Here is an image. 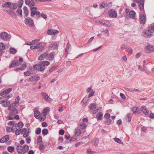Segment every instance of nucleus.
Returning <instances> with one entry per match:
<instances>
[{
  "label": "nucleus",
  "mask_w": 154,
  "mask_h": 154,
  "mask_svg": "<svg viewBox=\"0 0 154 154\" xmlns=\"http://www.w3.org/2000/svg\"><path fill=\"white\" fill-rule=\"evenodd\" d=\"M95 92V91H93L92 92H91L88 95V97L90 98V97L93 96L94 95Z\"/></svg>",
  "instance_id": "obj_62"
},
{
  "label": "nucleus",
  "mask_w": 154,
  "mask_h": 154,
  "mask_svg": "<svg viewBox=\"0 0 154 154\" xmlns=\"http://www.w3.org/2000/svg\"><path fill=\"white\" fill-rule=\"evenodd\" d=\"M26 5H28L29 7L31 8L35 5V2L34 0H31L30 2H29Z\"/></svg>",
  "instance_id": "obj_28"
},
{
  "label": "nucleus",
  "mask_w": 154,
  "mask_h": 154,
  "mask_svg": "<svg viewBox=\"0 0 154 154\" xmlns=\"http://www.w3.org/2000/svg\"><path fill=\"white\" fill-rule=\"evenodd\" d=\"M54 52H51L50 54L48 53V56L47 57V59L50 60H52L54 58Z\"/></svg>",
  "instance_id": "obj_20"
},
{
  "label": "nucleus",
  "mask_w": 154,
  "mask_h": 154,
  "mask_svg": "<svg viewBox=\"0 0 154 154\" xmlns=\"http://www.w3.org/2000/svg\"><path fill=\"white\" fill-rule=\"evenodd\" d=\"M77 139V138H76L75 137H73L71 138L70 140H69V141L70 142V143H71L72 141H75Z\"/></svg>",
  "instance_id": "obj_63"
},
{
  "label": "nucleus",
  "mask_w": 154,
  "mask_h": 154,
  "mask_svg": "<svg viewBox=\"0 0 154 154\" xmlns=\"http://www.w3.org/2000/svg\"><path fill=\"white\" fill-rule=\"evenodd\" d=\"M35 46L36 49H38V51H39L42 50L44 48L42 46V44L40 43L37 44L36 45H35Z\"/></svg>",
  "instance_id": "obj_25"
},
{
  "label": "nucleus",
  "mask_w": 154,
  "mask_h": 154,
  "mask_svg": "<svg viewBox=\"0 0 154 154\" xmlns=\"http://www.w3.org/2000/svg\"><path fill=\"white\" fill-rule=\"evenodd\" d=\"M40 16L45 19H46L47 17V16L44 13H41L40 14Z\"/></svg>",
  "instance_id": "obj_58"
},
{
  "label": "nucleus",
  "mask_w": 154,
  "mask_h": 154,
  "mask_svg": "<svg viewBox=\"0 0 154 154\" xmlns=\"http://www.w3.org/2000/svg\"><path fill=\"white\" fill-rule=\"evenodd\" d=\"M102 32H103L104 34H107L108 35H109V30L108 29H106L102 31Z\"/></svg>",
  "instance_id": "obj_59"
},
{
  "label": "nucleus",
  "mask_w": 154,
  "mask_h": 154,
  "mask_svg": "<svg viewBox=\"0 0 154 154\" xmlns=\"http://www.w3.org/2000/svg\"><path fill=\"white\" fill-rule=\"evenodd\" d=\"M42 141V137L41 136H39L37 139V143L38 144H40Z\"/></svg>",
  "instance_id": "obj_49"
},
{
  "label": "nucleus",
  "mask_w": 154,
  "mask_h": 154,
  "mask_svg": "<svg viewBox=\"0 0 154 154\" xmlns=\"http://www.w3.org/2000/svg\"><path fill=\"white\" fill-rule=\"evenodd\" d=\"M2 97L1 98H0V104H3L6 101V100L7 99H5V98L4 97V96H2Z\"/></svg>",
  "instance_id": "obj_38"
},
{
  "label": "nucleus",
  "mask_w": 154,
  "mask_h": 154,
  "mask_svg": "<svg viewBox=\"0 0 154 154\" xmlns=\"http://www.w3.org/2000/svg\"><path fill=\"white\" fill-rule=\"evenodd\" d=\"M23 126V124L21 122H19L17 124V126L20 128H22Z\"/></svg>",
  "instance_id": "obj_55"
},
{
  "label": "nucleus",
  "mask_w": 154,
  "mask_h": 154,
  "mask_svg": "<svg viewBox=\"0 0 154 154\" xmlns=\"http://www.w3.org/2000/svg\"><path fill=\"white\" fill-rule=\"evenodd\" d=\"M40 114V112L38 111H35L34 112V116L37 119H38L39 118V116Z\"/></svg>",
  "instance_id": "obj_31"
},
{
  "label": "nucleus",
  "mask_w": 154,
  "mask_h": 154,
  "mask_svg": "<svg viewBox=\"0 0 154 154\" xmlns=\"http://www.w3.org/2000/svg\"><path fill=\"white\" fill-rule=\"evenodd\" d=\"M17 13L20 16H22V11L21 9H18L17 11Z\"/></svg>",
  "instance_id": "obj_50"
},
{
  "label": "nucleus",
  "mask_w": 154,
  "mask_h": 154,
  "mask_svg": "<svg viewBox=\"0 0 154 154\" xmlns=\"http://www.w3.org/2000/svg\"><path fill=\"white\" fill-rule=\"evenodd\" d=\"M5 48V45L3 42L0 43V51L3 50Z\"/></svg>",
  "instance_id": "obj_42"
},
{
  "label": "nucleus",
  "mask_w": 154,
  "mask_h": 154,
  "mask_svg": "<svg viewBox=\"0 0 154 154\" xmlns=\"http://www.w3.org/2000/svg\"><path fill=\"white\" fill-rule=\"evenodd\" d=\"M50 110V108L48 107H46L44 109L43 111V114L45 115H47Z\"/></svg>",
  "instance_id": "obj_30"
},
{
  "label": "nucleus",
  "mask_w": 154,
  "mask_h": 154,
  "mask_svg": "<svg viewBox=\"0 0 154 154\" xmlns=\"http://www.w3.org/2000/svg\"><path fill=\"white\" fill-rule=\"evenodd\" d=\"M11 4V3L10 2H8L3 4L2 5V7L5 8H10Z\"/></svg>",
  "instance_id": "obj_24"
},
{
  "label": "nucleus",
  "mask_w": 154,
  "mask_h": 154,
  "mask_svg": "<svg viewBox=\"0 0 154 154\" xmlns=\"http://www.w3.org/2000/svg\"><path fill=\"white\" fill-rule=\"evenodd\" d=\"M131 115L129 113L127 115L125 119L126 120V121H127V122H130L131 120Z\"/></svg>",
  "instance_id": "obj_39"
},
{
  "label": "nucleus",
  "mask_w": 154,
  "mask_h": 154,
  "mask_svg": "<svg viewBox=\"0 0 154 154\" xmlns=\"http://www.w3.org/2000/svg\"><path fill=\"white\" fill-rule=\"evenodd\" d=\"M17 6V5L16 3H13L11 4L10 6V9H13V10H15L16 9Z\"/></svg>",
  "instance_id": "obj_36"
},
{
  "label": "nucleus",
  "mask_w": 154,
  "mask_h": 154,
  "mask_svg": "<svg viewBox=\"0 0 154 154\" xmlns=\"http://www.w3.org/2000/svg\"><path fill=\"white\" fill-rule=\"evenodd\" d=\"M9 15L13 18H16L17 17L16 14L14 11H11Z\"/></svg>",
  "instance_id": "obj_32"
},
{
  "label": "nucleus",
  "mask_w": 154,
  "mask_h": 154,
  "mask_svg": "<svg viewBox=\"0 0 154 154\" xmlns=\"http://www.w3.org/2000/svg\"><path fill=\"white\" fill-rule=\"evenodd\" d=\"M46 115H45V114H43V113H42V116H41L40 118L41 120L42 121H43L46 118Z\"/></svg>",
  "instance_id": "obj_56"
},
{
  "label": "nucleus",
  "mask_w": 154,
  "mask_h": 154,
  "mask_svg": "<svg viewBox=\"0 0 154 154\" xmlns=\"http://www.w3.org/2000/svg\"><path fill=\"white\" fill-rule=\"evenodd\" d=\"M41 129L40 128H36L35 130V132L36 134H39L41 132Z\"/></svg>",
  "instance_id": "obj_48"
},
{
  "label": "nucleus",
  "mask_w": 154,
  "mask_h": 154,
  "mask_svg": "<svg viewBox=\"0 0 154 154\" xmlns=\"http://www.w3.org/2000/svg\"><path fill=\"white\" fill-rule=\"evenodd\" d=\"M24 14H25L26 17L28 16L29 14V11L27 8L26 7H24L23 8Z\"/></svg>",
  "instance_id": "obj_34"
},
{
  "label": "nucleus",
  "mask_w": 154,
  "mask_h": 154,
  "mask_svg": "<svg viewBox=\"0 0 154 154\" xmlns=\"http://www.w3.org/2000/svg\"><path fill=\"white\" fill-rule=\"evenodd\" d=\"M9 110L11 111V112L9 113V116L7 118V119L9 120L13 119L14 118H12L11 116L17 114L18 112V110L16 108H14L12 109V110Z\"/></svg>",
  "instance_id": "obj_5"
},
{
  "label": "nucleus",
  "mask_w": 154,
  "mask_h": 154,
  "mask_svg": "<svg viewBox=\"0 0 154 154\" xmlns=\"http://www.w3.org/2000/svg\"><path fill=\"white\" fill-rule=\"evenodd\" d=\"M87 152L88 154H94L93 151H91V149H87Z\"/></svg>",
  "instance_id": "obj_60"
},
{
  "label": "nucleus",
  "mask_w": 154,
  "mask_h": 154,
  "mask_svg": "<svg viewBox=\"0 0 154 154\" xmlns=\"http://www.w3.org/2000/svg\"><path fill=\"white\" fill-rule=\"evenodd\" d=\"M86 125L84 123L81 122L78 126V127L81 129H84L86 128Z\"/></svg>",
  "instance_id": "obj_27"
},
{
  "label": "nucleus",
  "mask_w": 154,
  "mask_h": 154,
  "mask_svg": "<svg viewBox=\"0 0 154 154\" xmlns=\"http://www.w3.org/2000/svg\"><path fill=\"white\" fill-rule=\"evenodd\" d=\"M152 31L149 29V27L148 30H145L143 33V35L146 38L150 37L152 35Z\"/></svg>",
  "instance_id": "obj_11"
},
{
  "label": "nucleus",
  "mask_w": 154,
  "mask_h": 154,
  "mask_svg": "<svg viewBox=\"0 0 154 154\" xmlns=\"http://www.w3.org/2000/svg\"><path fill=\"white\" fill-rule=\"evenodd\" d=\"M20 100V97L19 96H17L16 98L15 101L14 102V103H15V104H17L19 101Z\"/></svg>",
  "instance_id": "obj_51"
},
{
  "label": "nucleus",
  "mask_w": 154,
  "mask_h": 154,
  "mask_svg": "<svg viewBox=\"0 0 154 154\" xmlns=\"http://www.w3.org/2000/svg\"><path fill=\"white\" fill-rule=\"evenodd\" d=\"M31 72L30 71H29L26 72H25L24 73V75L26 76H29L31 75Z\"/></svg>",
  "instance_id": "obj_53"
},
{
  "label": "nucleus",
  "mask_w": 154,
  "mask_h": 154,
  "mask_svg": "<svg viewBox=\"0 0 154 154\" xmlns=\"http://www.w3.org/2000/svg\"><path fill=\"white\" fill-rule=\"evenodd\" d=\"M131 111L133 112L134 114H135L137 112H139L140 109L137 107H134L131 109Z\"/></svg>",
  "instance_id": "obj_29"
},
{
  "label": "nucleus",
  "mask_w": 154,
  "mask_h": 154,
  "mask_svg": "<svg viewBox=\"0 0 154 154\" xmlns=\"http://www.w3.org/2000/svg\"><path fill=\"white\" fill-rule=\"evenodd\" d=\"M21 133L23 134L24 137H27L29 135V132L27 131L26 128H24L21 130Z\"/></svg>",
  "instance_id": "obj_18"
},
{
  "label": "nucleus",
  "mask_w": 154,
  "mask_h": 154,
  "mask_svg": "<svg viewBox=\"0 0 154 154\" xmlns=\"http://www.w3.org/2000/svg\"><path fill=\"white\" fill-rule=\"evenodd\" d=\"M58 45L56 43L50 44L49 46V48L51 50H54L57 48Z\"/></svg>",
  "instance_id": "obj_21"
},
{
  "label": "nucleus",
  "mask_w": 154,
  "mask_h": 154,
  "mask_svg": "<svg viewBox=\"0 0 154 154\" xmlns=\"http://www.w3.org/2000/svg\"><path fill=\"white\" fill-rule=\"evenodd\" d=\"M103 114L102 113H101V112L98 113L97 114V115L96 116V117H97V120H101L103 117Z\"/></svg>",
  "instance_id": "obj_33"
},
{
  "label": "nucleus",
  "mask_w": 154,
  "mask_h": 154,
  "mask_svg": "<svg viewBox=\"0 0 154 154\" xmlns=\"http://www.w3.org/2000/svg\"><path fill=\"white\" fill-rule=\"evenodd\" d=\"M89 108L93 114L96 113L101 109V107L97 106L96 104L94 103L90 104L89 106Z\"/></svg>",
  "instance_id": "obj_4"
},
{
  "label": "nucleus",
  "mask_w": 154,
  "mask_h": 154,
  "mask_svg": "<svg viewBox=\"0 0 154 154\" xmlns=\"http://www.w3.org/2000/svg\"><path fill=\"white\" fill-rule=\"evenodd\" d=\"M12 88H9L6 89L5 91H3L0 94L1 96H3L8 94L10 92L12 91Z\"/></svg>",
  "instance_id": "obj_19"
},
{
  "label": "nucleus",
  "mask_w": 154,
  "mask_h": 154,
  "mask_svg": "<svg viewBox=\"0 0 154 154\" xmlns=\"http://www.w3.org/2000/svg\"><path fill=\"white\" fill-rule=\"evenodd\" d=\"M10 53L11 54H15L17 52V50L14 48H11L10 50Z\"/></svg>",
  "instance_id": "obj_46"
},
{
  "label": "nucleus",
  "mask_w": 154,
  "mask_h": 154,
  "mask_svg": "<svg viewBox=\"0 0 154 154\" xmlns=\"http://www.w3.org/2000/svg\"><path fill=\"white\" fill-rule=\"evenodd\" d=\"M30 10L31 17H33L36 14L35 18L36 19H38L40 17V12L37 11V8L36 7H33L30 8Z\"/></svg>",
  "instance_id": "obj_3"
},
{
  "label": "nucleus",
  "mask_w": 154,
  "mask_h": 154,
  "mask_svg": "<svg viewBox=\"0 0 154 154\" xmlns=\"http://www.w3.org/2000/svg\"><path fill=\"white\" fill-rule=\"evenodd\" d=\"M57 67V65H55L53 66L50 69L49 72H53L54 70H55Z\"/></svg>",
  "instance_id": "obj_54"
},
{
  "label": "nucleus",
  "mask_w": 154,
  "mask_h": 154,
  "mask_svg": "<svg viewBox=\"0 0 154 154\" xmlns=\"http://www.w3.org/2000/svg\"><path fill=\"white\" fill-rule=\"evenodd\" d=\"M109 16L111 18H116L117 17V14L115 10L110 9H109L108 12Z\"/></svg>",
  "instance_id": "obj_6"
},
{
  "label": "nucleus",
  "mask_w": 154,
  "mask_h": 154,
  "mask_svg": "<svg viewBox=\"0 0 154 154\" xmlns=\"http://www.w3.org/2000/svg\"><path fill=\"white\" fill-rule=\"evenodd\" d=\"M10 104L9 101H7V99L6 100V101L4 103H3V106L5 107L8 106Z\"/></svg>",
  "instance_id": "obj_52"
},
{
  "label": "nucleus",
  "mask_w": 154,
  "mask_h": 154,
  "mask_svg": "<svg viewBox=\"0 0 154 154\" xmlns=\"http://www.w3.org/2000/svg\"><path fill=\"white\" fill-rule=\"evenodd\" d=\"M41 94L44 99L48 102H50L51 99L50 98L47 93L44 92H42Z\"/></svg>",
  "instance_id": "obj_15"
},
{
  "label": "nucleus",
  "mask_w": 154,
  "mask_h": 154,
  "mask_svg": "<svg viewBox=\"0 0 154 154\" xmlns=\"http://www.w3.org/2000/svg\"><path fill=\"white\" fill-rule=\"evenodd\" d=\"M21 133V129L20 128L17 129L15 131V134L16 135H18Z\"/></svg>",
  "instance_id": "obj_45"
},
{
  "label": "nucleus",
  "mask_w": 154,
  "mask_h": 154,
  "mask_svg": "<svg viewBox=\"0 0 154 154\" xmlns=\"http://www.w3.org/2000/svg\"><path fill=\"white\" fill-rule=\"evenodd\" d=\"M143 113L145 115H147L149 113V111L148 110L145 106H143L141 108Z\"/></svg>",
  "instance_id": "obj_22"
},
{
  "label": "nucleus",
  "mask_w": 154,
  "mask_h": 154,
  "mask_svg": "<svg viewBox=\"0 0 154 154\" xmlns=\"http://www.w3.org/2000/svg\"><path fill=\"white\" fill-rule=\"evenodd\" d=\"M106 4L105 2H103L100 4V8H105Z\"/></svg>",
  "instance_id": "obj_61"
},
{
  "label": "nucleus",
  "mask_w": 154,
  "mask_h": 154,
  "mask_svg": "<svg viewBox=\"0 0 154 154\" xmlns=\"http://www.w3.org/2000/svg\"><path fill=\"white\" fill-rule=\"evenodd\" d=\"M8 150L10 152H13L14 150V148L13 146H9L7 148Z\"/></svg>",
  "instance_id": "obj_37"
},
{
  "label": "nucleus",
  "mask_w": 154,
  "mask_h": 154,
  "mask_svg": "<svg viewBox=\"0 0 154 154\" xmlns=\"http://www.w3.org/2000/svg\"><path fill=\"white\" fill-rule=\"evenodd\" d=\"M70 47H71V45H70L69 43L68 42L67 44L66 47L65 49V53L66 54H67V53L68 52V50H69V48Z\"/></svg>",
  "instance_id": "obj_41"
},
{
  "label": "nucleus",
  "mask_w": 154,
  "mask_h": 154,
  "mask_svg": "<svg viewBox=\"0 0 154 154\" xmlns=\"http://www.w3.org/2000/svg\"><path fill=\"white\" fill-rule=\"evenodd\" d=\"M136 2L138 4L140 10L144 9V0H136Z\"/></svg>",
  "instance_id": "obj_9"
},
{
  "label": "nucleus",
  "mask_w": 154,
  "mask_h": 154,
  "mask_svg": "<svg viewBox=\"0 0 154 154\" xmlns=\"http://www.w3.org/2000/svg\"><path fill=\"white\" fill-rule=\"evenodd\" d=\"M20 63L17 61H13L10 65H9V68H11L14 67L16 66H19L20 65Z\"/></svg>",
  "instance_id": "obj_16"
},
{
  "label": "nucleus",
  "mask_w": 154,
  "mask_h": 154,
  "mask_svg": "<svg viewBox=\"0 0 154 154\" xmlns=\"http://www.w3.org/2000/svg\"><path fill=\"white\" fill-rule=\"evenodd\" d=\"M48 52L46 51L45 52L41 54L38 57V59L39 60H42L45 58L47 59L48 56Z\"/></svg>",
  "instance_id": "obj_10"
},
{
  "label": "nucleus",
  "mask_w": 154,
  "mask_h": 154,
  "mask_svg": "<svg viewBox=\"0 0 154 154\" xmlns=\"http://www.w3.org/2000/svg\"><path fill=\"white\" fill-rule=\"evenodd\" d=\"M50 64V63L48 61H44L41 62L39 64L34 65L33 66V67L37 70L39 71H42L45 69V67L49 65Z\"/></svg>",
  "instance_id": "obj_1"
},
{
  "label": "nucleus",
  "mask_w": 154,
  "mask_h": 154,
  "mask_svg": "<svg viewBox=\"0 0 154 154\" xmlns=\"http://www.w3.org/2000/svg\"><path fill=\"white\" fill-rule=\"evenodd\" d=\"M81 132V130L79 129H77L75 130V134L76 136H79Z\"/></svg>",
  "instance_id": "obj_44"
},
{
  "label": "nucleus",
  "mask_w": 154,
  "mask_h": 154,
  "mask_svg": "<svg viewBox=\"0 0 154 154\" xmlns=\"http://www.w3.org/2000/svg\"><path fill=\"white\" fill-rule=\"evenodd\" d=\"M38 41V40L37 39H36L35 40H33L32 41V42L31 43H27L26 44L27 45H33L35 41Z\"/></svg>",
  "instance_id": "obj_57"
},
{
  "label": "nucleus",
  "mask_w": 154,
  "mask_h": 154,
  "mask_svg": "<svg viewBox=\"0 0 154 154\" xmlns=\"http://www.w3.org/2000/svg\"><path fill=\"white\" fill-rule=\"evenodd\" d=\"M45 149V147L43 145L41 144L39 146V149L41 151H43Z\"/></svg>",
  "instance_id": "obj_64"
},
{
  "label": "nucleus",
  "mask_w": 154,
  "mask_h": 154,
  "mask_svg": "<svg viewBox=\"0 0 154 154\" xmlns=\"http://www.w3.org/2000/svg\"><path fill=\"white\" fill-rule=\"evenodd\" d=\"M29 146L26 144L23 146L18 144L17 145L16 150L19 154H25L29 151Z\"/></svg>",
  "instance_id": "obj_2"
},
{
  "label": "nucleus",
  "mask_w": 154,
  "mask_h": 154,
  "mask_svg": "<svg viewBox=\"0 0 154 154\" xmlns=\"http://www.w3.org/2000/svg\"><path fill=\"white\" fill-rule=\"evenodd\" d=\"M104 25L105 26H106L108 27L110 26V23L108 20H104Z\"/></svg>",
  "instance_id": "obj_35"
},
{
  "label": "nucleus",
  "mask_w": 154,
  "mask_h": 154,
  "mask_svg": "<svg viewBox=\"0 0 154 154\" xmlns=\"http://www.w3.org/2000/svg\"><path fill=\"white\" fill-rule=\"evenodd\" d=\"M59 32V31L52 29H48L47 32L48 34L49 35H55L58 33Z\"/></svg>",
  "instance_id": "obj_12"
},
{
  "label": "nucleus",
  "mask_w": 154,
  "mask_h": 154,
  "mask_svg": "<svg viewBox=\"0 0 154 154\" xmlns=\"http://www.w3.org/2000/svg\"><path fill=\"white\" fill-rule=\"evenodd\" d=\"M113 140L117 143L119 144H123L122 141L119 138H113Z\"/></svg>",
  "instance_id": "obj_43"
},
{
  "label": "nucleus",
  "mask_w": 154,
  "mask_h": 154,
  "mask_svg": "<svg viewBox=\"0 0 154 154\" xmlns=\"http://www.w3.org/2000/svg\"><path fill=\"white\" fill-rule=\"evenodd\" d=\"M130 17L133 19H134L136 17V13L134 11H131L129 12Z\"/></svg>",
  "instance_id": "obj_26"
},
{
  "label": "nucleus",
  "mask_w": 154,
  "mask_h": 154,
  "mask_svg": "<svg viewBox=\"0 0 154 154\" xmlns=\"http://www.w3.org/2000/svg\"><path fill=\"white\" fill-rule=\"evenodd\" d=\"M16 106V104L14 103L11 104L10 106L8 107V110H12V109H14Z\"/></svg>",
  "instance_id": "obj_40"
},
{
  "label": "nucleus",
  "mask_w": 154,
  "mask_h": 154,
  "mask_svg": "<svg viewBox=\"0 0 154 154\" xmlns=\"http://www.w3.org/2000/svg\"><path fill=\"white\" fill-rule=\"evenodd\" d=\"M26 24L30 26H32L34 25L33 20L31 18L27 17L26 20Z\"/></svg>",
  "instance_id": "obj_13"
},
{
  "label": "nucleus",
  "mask_w": 154,
  "mask_h": 154,
  "mask_svg": "<svg viewBox=\"0 0 154 154\" xmlns=\"http://www.w3.org/2000/svg\"><path fill=\"white\" fill-rule=\"evenodd\" d=\"M40 79V77L39 76H32L30 77L29 80H30L31 81H37L38 80H39Z\"/></svg>",
  "instance_id": "obj_23"
},
{
  "label": "nucleus",
  "mask_w": 154,
  "mask_h": 154,
  "mask_svg": "<svg viewBox=\"0 0 154 154\" xmlns=\"http://www.w3.org/2000/svg\"><path fill=\"white\" fill-rule=\"evenodd\" d=\"M9 35L6 32H3L0 34L1 38L4 41H7L9 39Z\"/></svg>",
  "instance_id": "obj_7"
},
{
  "label": "nucleus",
  "mask_w": 154,
  "mask_h": 154,
  "mask_svg": "<svg viewBox=\"0 0 154 154\" xmlns=\"http://www.w3.org/2000/svg\"><path fill=\"white\" fill-rule=\"evenodd\" d=\"M139 22L141 24H144L146 23L145 15L143 14H140L139 16Z\"/></svg>",
  "instance_id": "obj_8"
},
{
  "label": "nucleus",
  "mask_w": 154,
  "mask_h": 154,
  "mask_svg": "<svg viewBox=\"0 0 154 154\" xmlns=\"http://www.w3.org/2000/svg\"><path fill=\"white\" fill-rule=\"evenodd\" d=\"M42 133L45 135H47L48 133V130L47 129L44 128L42 131Z\"/></svg>",
  "instance_id": "obj_47"
},
{
  "label": "nucleus",
  "mask_w": 154,
  "mask_h": 154,
  "mask_svg": "<svg viewBox=\"0 0 154 154\" xmlns=\"http://www.w3.org/2000/svg\"><path fill=\"white\" fill-rule=\"evenodd\" d=\"M145 49L148 52H150L154 51V46L152 45H149L146 46Z\"/></svg>",
  "instance_id": "obj_14"
},
{
  "label": "nucleus",
  "mask_w": 154,
  "mask_h": 154,
  "mask_svg": "<svg viewBox=\"0 0 154 154\" xmlns=\"http://www.w3.org/2000/svg\"><path fill=\"white\" fill-rule=\"evenodd\" d=\"M10 137L9 135H6L3 137H2L0 139V143H5L9 139Z\"/></svg>",
  "instance_id": "obj_17"
}]
</instances>
